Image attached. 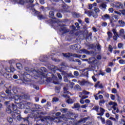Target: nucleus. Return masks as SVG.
Returning <instances> with one entry per match:
<instances>
[{"instance_id":"f257e3e1","label":"nucleus","mask_w":125,"mask_h":125,"mask_svg":"<svg viewBox=\"0 0 125 125\" xmlns=\"http://www.w3.org/2000/svg\"><path fill=\"white\" fill-rule=\"evenodd\" d=\"M47 70L45 67H41L40 69H38L37 71L34 70L33 72L30 73V75H33V74H35L34 75L35 77H40L41 79H45V81L47 82V83H54V84H59V82H55L53 81L54 79V75H53L52 78L47 77L46 74L44 73H46Z\"/></svg>"},{"instance_id":"f03ea898","label":"nucleus","mask_w":125,"mask_h":125,"mask_svg":"<svg viewBox=\"0 0 125 125\" xmlns=\"http://www.w3.org/2000/svg\"><path fill=\"white\" fill-rule=\"evenodd\" d=\"M32 104L30 103H27L26 104L25 108L26 110L24 111V114H32V115L36 119H40L41 122H45L46 120H48L49 119V117L48 116H43V113L42 112H38L34 110H32L31 108H32Z\"/></svg>"},{"instance_id":"7ed1b4c3","label":"nucleus","mask_w":125,"mask_h":125,"mask_svg":"<svg viewBox=\"0 0 125 125\" xmlns=\"http://www.w3.org/2000/svg\"><path fill=\"white\" fill-rule=\"evenodd\" d=\"M5 92L7 94V95H6L4 94H1V99H3L5 100V101H6L5 104L6 105H8L9 102H10V101H12L13 98H14V95H13V94L11 93L10 90L9 89L6 90Z\"/></svg>"},{"instance_id":"20e7f679","label":"nucleus","mask_w":125,"mask_h":125,"mask_svg":"<svg viewBox=\"0 0 125 125\" xmlns=\"http://www.w3.org/2000/svg\"><path fill=\"white\" fill-rule=\"evenodd\" d=\"M24 69L25 71L27 72V73H29L26 75V78H27L28 79L27 82H32V81H34V80L37 79L35 77V73L31 74V72H34V71H35V69L32 70V69H30V68L28 67H25Z\"/></svg>"},{"instance_id":"39448f33","label":"nucleus","mask_w":125,"mask_h":125,"mask_svg":"<svg viewBox=\"0 0 125 125\" xmlns=\"http://www.w3.org/2000/svg\"><path fill=\"white\" fill-rule=\"evenodd\" d=\"M62 55L64 56V57L68 58L69 61H71V62H75L76 60H74V58L71 57V56H72V57H75V58H81L82 57L81 55L72 54L70 53L65 54L62 53Z\"/></svg>"},{"instance_id":"423d86ee","label":"nucleus","mask_w":125,"mask_h":125,"mask_svg":"<svg viewBox=\"0 0 125 125\" xmlns=\"http://www.w3.org/2000/svg\"><path fill=\"white\" fill-rule=\"evenodd\" d=\"M108 104L109 105V106H112L110 107V109H108L109 111L112 109H113V110H112L113 114H116V113H119V112H120V110H119L117 107L118 104H117V103L110 101L108 103Z\"/></svg>"},{"instance_id":"0eeeda50","label":"nucleus","mask_w":125,"mask_h":125,"mask_svg":"<svg viewBox=\"0 0 125 125\" xmlns=\"http://www.w3.org/2000/svg\"><path fill=\"white\" fill-rule=\"evenodd\" d=\"M59 29L62 35H65V34H67L70 32V30L64 24H60Z\"/></svg>"},{"instance_id":"6e6552de","label":"nucleus","mask_w":125,"mask_h":125,"mask_svg":"<svg viewBox=\"0 0 125 125\" xmlns=\"http://www.w3.org/2000/svg\"><path fill=\"white\" fill-rule=\"evenodd\" d=\"M14 2H17L19 4L23 5L25 2H30V3H33L34 0H13Z\"/></svg>"},{"instance_id":"1a4fd4ad","label":"nucleus","mask_w":125,"mask_h":125,"mask_svg":"<svg viewBox=\"0 0 125 125\" xmlns=\"http://www.w3.org/2000/svg\"><path fill=\"white\" fill-rule=\"evenodd\" d=\"M111 5L112 7H115V8H117V9H122L124 7L123 4L120 2H114L111 4Z\"/></svg>"},{"instance_id":"9d476101","label":"nucleus","mask_w":125,"mask_h":125,"mask_svg":"<svg viewBox=\"0 0 125 125\" xmlns=\"http://www.w3.org/2000/svg\"><path fill=\"white\" fill-rule=\"evenodd\" d=\"M89 93H90V92L86 91L85 90H84L82 92H79V96L80 98H85V97H88L87 96L85 95H88Z\"/></svg>"},{"instance_id":"9b49d317","label":"nucleus","mask_w":125,"mask_h":125,"mask_svg":"<svg viewBox=\"0 0 125 125\" xmlns=\"http://www.w3.org/2000/svg\"><path fill=\"white\" fill-rule=\"evenodd\" d=\"M78 83H79V84L80 85H82V86L83 85H89V84H90V82H89V81H86L84 79H83L82 81H78Z\"/></svg>"},{"instance_id":"f8f14e48","label":"nucleus","mask_w":125,"mask_h":125,"mask_svg":"<svg viewBox=\"0 0 125 125\" xmlns=\"http://www.w3.org/2000/svg\"><path fill=\"white\" fill-rule=\"evenodd\" d=\"M35 13H37V14H38L37 17L39 20H42L43 19H46V15H43L41 14V13L39 11H35Z\"/></svg>"},{"instance_id":"ddd939ff","label":"nucleus","mask_w":125,"mask_h":125,"mask_svg":"<svg viewBox=\"0 0 125 125\" xmlns=\"http://www.w3.org/2000/svg\"><path fill=\"white\" fill-rule=\"evenodd\" d=\"M70 48L73 50H78L81 48V45L79 44H75L70 46Z\"/></svg>"},{"instance_id":"4468645a","label":"nucleus","mask_w":125,"mask_h":125,"mask_svg":"<svg viewBox=\"0 0 125 125\" xmlns=\"http://www.w3.org/2000/svg\"><path fill=\"white\" fill-rule=\"evenodd\" d=\"M100 9H102L103 11H105L106 9L107 5L105 3H103L99 6Z\"/></svg>"},{"instance_id":"2eb2a0df","label":"nucleus","mask_w":125,"mask_h":125,"mask_svg":"<svg viewBox=\"0 0 125 125\" xmlns=\"http://www.w3.org/2000/svg\"><path fill=\"white\" fill-rule=\"evenodd\" d=\"M100 113H97V115L98 116H103L104 115V113H105V109H104L102 107L100 108Z\"/></svg>"},{"instance_id":"dca6fc26","label":"nucleus","mask_w":125,"mask_h":125,"mask_svg":"<svg viewBox=\"0 0 125 125\" xmlns=\"http://www.w3.org/2000/svg\"><path fill=\"white\" fill-rule=\"evenodd\" d=\"M97 5V4L96 2L93 4H89L88 9H89L90 10H91V9H92L93 7H95V6H96Z\"/></svg>"},{"instance_id":"f3484780","label":"nucleus","mask_w":125,"mask_h":125,"mask_svg":"<svg viewBox=\"0 0 125 125\" xmlns=\"http://www.w3.org/2000/svg\"><path fill=\"white\" fill-rule=\"evenodd\" d=\"M84 14H87V15L89 17H91V16H92V11H91L85 10Z\"/></svg>"},{"instance_id":"a211bd4d","label":"nucleus","mask_w":125,"mask_h":125,"mask_svg":"<svg viewBox=\"0 0 125 125\" xmlns=\"http://www.w3.org/2000/svg\"><path fill=\"white\" fill-rule=\"evenodd\" d=\"M3 76L4 77V78H6V79H7L8 80H9V79H11V75L7 73H4Z\"/></svg>"},{"instance_id":"6ab92c4d","label":"nucleus","mask_w":125,"mask_h":125,"mask_svg":"<svg viewBox=\"0 0 125 125\" xmlns=\"http://www.w3.org/2000/svg\"><path fill=\"white\" fill-rule=\"evenodd\" d=\"M23 98V96H20V95H17L16 97H15V101H18V100L21 101V99Z\"/></svg>"},{"instance_id":"aec40b11","label":"nucleus","mask_w":125,"mask_h":125,"mask_svg":"<svg viewBox=\"0 0 125 125\" xmlns=\"http://www.w3.org/2000/svg\"><path fill=\"white\" fill-rule=\"evenodd\" d=\"M118 23L120 27H125V21H123L122 20H120L119 21Z\"/></svg>"},{"instance_id":"412c9836","label":"nucleus","mask_w":125,"mask_h":125,"mask_svg":"<svg viewBox=\"0 0 125 125\" xmlns=\"http://www.w3.org/2000/svg\"><path fill=\"white\" fill-rule=\"evenodd\" d=\"M111 17L110 16V15H108V14H105L104 15V16L103 17V19L104 20H108V19H110Z\"/></svg>"},{"instance_id":"4be33fe9","label":"nucleus","mask_w":125,"mask_h":125,"mask_svg":"<svg viewBox=\"0 0 125 125\" xmlns=\"http://www.w3.org/2000/svg\"><path fill=\"white\" fill-rule=\"evenodd\" d=\"M49 17H50V18H52L53 19H54V12L51 11L49 12Z\"/></svg>"},{"instance_id":"5701e85b","label":"nucleus","mask_w":125,"mask_h":125,"mask_svg":"<svg viewBox=\"0 0 125 125\" xmlns=\"http://www.w3.org/2000/svg\"><path fill=\"white\" fill-rule=\"evenodd\" d=\"M105 100L104 99H102V100H100L99 102V106H103V104H105Z\"/></svg>"},{"instance_id":"b1692460","label":"nucleus","mask_w":125,"mask_h":125,"mask_svg":"<svg viewBox=\"0 0 125 125\" xmlns=\"http://www.w3.org/2000/svg\"><path fill=\"white\" fill-rule=\"evenodd\" d=\"M92 16L94 18H97V17H98V14L95 12H92Z\"/></svg>"},{"instance_id":"393cba45","label":"nucleus","mask_w":125,"mask_h":125,"mask_svg":"<svg viewBox=\"0 0 125 125\" xmlns=\"http://www.w3.org/2000/svg\"><path fill=\"white\" fill-rule=\"evenodd\" d=\"M108 35V38L107 40H110L111 38L113 37V33H112L111 32L109 31L107 32Z\"/></svg>"},{"instance_id":"a878e982","label":"nucleus","mask_w":125,"mask_h":125,"mask_svg":"<svg viewBox=\"0 0 125 125\" xmlns=\"http://www.w3.org/2000/svg\"><path fill=\"white\" fill-rule=\"evenodd\" d=\"M89 61V64H90V63H93L94 62V61H95V58H94V57H92L88 59Z\"/></svg>"},{"instance_id":"bb28decb","label":"nucleus","mask_w":125,"mask_h":125,"mask_svg":"<svg viewBox=\"0 0 125 125\" xmlns=\"http://www.w3.org/2000/svg\"><path fill=\"white\" fill-rule=\"evenodd\" d=\"M94 11L97 14L100 12V9H99V8H97L96 7H94Z\"/></svg>"},{"instance_id":"cd10ccee","label":"nucleus","mask_w":125,"mask_h":125,"mask_svg":"<svg viewBox=\"0 0 125 125\" xmlns=\"http://www.w3.org/2000/svg\"><path fill=\"white\" fill-rule=\"evenodd\" d=\"M86 98H88V97L81 98L80 100V103H81V104H83L84 103V101H83V99H86Z\"/></svg>"},{"instance_id":"c85d7f7f","label":"nucleus","mask_w":125,"mask_h":125,"mask_svg":"<svg viewBox=\"0 0 125 125\" xmlns=\"http://www.w3.org/2000/svg\"><path fill=\"white\" fill-rule=\"evenodd\" d=\"M105 125H113V122L111 120L108 119L106 121Z\"/></svg>"},{"instance_id":"c756f323","label":"nucleus","mask_w":125,"mask_h":125,"mask_svg":"<svg viewBox=\"0 0 125 125\" xmlns=\"http://www.w3.org/2000/svg\"><path fill=\"white\" fill-rule=\"evenodd\" d=\"M125 35V30L122 29L120 30L119 36L123 37Z\"/></svg>"},{"instance_id":"7c9ffc66","label":"nucleus","mask_w":125,"mask_h":125,"mask_svg":"<svg viewBox=\"0 0 125 125\" xmlns=\"http://www.w3.org/2000/svg\"><path fill=\"white\" fill-rule=\"evenodd\" d=\"M92 110H94L95 111H96V112H98V111L99 110V106L95 105L93 107Z\"/></svg>"},{"instance_id":"2f4dec72","label":"nucleus","mask_w":125,"mask_h":125,"mask_svg":"<svg viewBox=\"0 0 125 125\" xmlns=\"http://www.w3.org/2000/svg\"><path fill=\"white\" fill-rule=\"evenodd\" d=\"M6 113H8V114H11V113H12V111H11V109L9 106L6 108Z\"/></svg>"},{"instance_id":"473e14b6","label":"nucleus","mask_w":125,"mask_h":125,"mask_svg":"<svg viewBox=\"0 0 125 125\" xmlns=\"http://www.w3.org/2000/svg\"><path fill=\"white\" fill-rule=\"evenodd\" d=\"M12 107L13 110V112H15L17 110V106H16V105L14 104H12Z\"/></svg>"},{"instance_id":"72a5a7b5","label":"nucleus","mask_w":125,"mask_h":125,"mask_svg":"<svg viewBox=\"0 0 125 125\" xmlns=\"http://www.w3.org/2000/svg\"><path fill=\"white\" fill-rule=\"evenodd\" d=\"M87 121V118H84L81 119L79 121V123H84L85 122H86Z\"/></svg>"},{"instance_id":"f704fd0d","label":"nucleus","mask_w":125,"mask_h":125,"mask_svg":"<svg viewBox=\"0 0 125 125\" xmlns=\"http://www.w3.org/2000/svg\"><path fill=\"white\" fill-rule=\"evenodd\" d=\"M80 107H81V105H80V104L76 103V104H74V108H75V109L80 108Z\"/></svg>"},{"instance_id":"c9c22d12","label":"nucleus","mask_w":125,"mask_h":125,"mask_svg":"<svg viewBox=\"0 0 125 125\" xmlns=\"http://www.w3.org/2000/svg\"><path fill=\"white\" fill-rule=\"evenodd\" d=\"M81 51L83 52V53H85V54H89V51H87L85 49H82Z\"/></svg>"},{"instance_id":"e433bc0d","label":"nucleus","mask_w":125,"mask_h":125,"mask_svg":"<svg viewBox=\"0 0 125 125\" xmlns=\"http://www.w3.org/2000/svg\"><path fill=\"white\" fill-rule=\"evenodd\" d=\"M63 93H65V94H69V93H70V92L68 91V89H67V87H64L63 88Z\"/></svg>"},{"instance_id":"4c0bfd02","label":"nucleus","mask_w":125,"mask_h":125,"mask_svg":"<svg viewBox=\"0 0 125 125\" xmlns=\"http://www.w3.org/2000/svg\"><path fill=\"white\" fill-rule=\"evenodd\" d=\"M16 66H17V68L19 69V70H20L21 68H22V64H21V63H17L16 64Z\"/></svg>"},{"instance_id":"58836bf2","label":"nucleus","mask_w":125,"mask_h":125,"mask_svg":"<svg viewBox=\"0 0 125 125\" xmlns=\"http://www.w3.org/2000/svg\"><path fill=\"white\" fill-rule=\"evenodd\" d=\"M11 115L12 117V118L13 119H15V118H16V114L15 113L14 111H12L11 113Z\"/></svg>"},{"instance_id":"ea45409f","label":"nucleus","mask_w":125,"mask_h":125,"mask_svg":"<svg viewBox=\"0 0 125 125\" xmlns=\"http://www.w3.org/2000/svg\"><path fill=\"white\" fill-rule=\"evenodd\" d=\"M119 64L125 65V60H124L123 59L120 60L119 61Z\"/></svg>"},{"instance_id":"a19ab883","label":"nucleus","mask_w":125,"mask_h":125,"mask_svg":"<svg viewBox=\"0 0 125 125\" xmlns=\"http://www.w3.org/2000/svg\"><path fill=\"white\" fill-rule=\"evenodd\" d=\"M124 46V44L122 43H119L118 44V48H123Z\"/></svg>"},{"instance_id":"79ce46f5","label":"nucleus","mask_w":125,"mask_h":125,"mask_svg":"<svg viewBox=\"0 0 125 125\" xmlns=\"http://www.w3.org/2000/svg\"><path fill=\"white\" fill-rule=\"evenodd\" d=\"M101 122L103 124V125H105V124H106V122H105V119L104 118H102V117H101Z\"/></svg>"},{"instance_id":"37998d69","label":"nucleus","mask_w":125,"mask_h":125,"mask_svg":"<svg viewBox=\"0 0 125 125\" xmlns=\"http://www.w3.org/2000/svg\"><path fill=\"white\" fill-rule=\"evenodd\" d=\"M75 62H77L78 63V65H82V61H81V60L76 59L75 60Z\"/></svg>"},{"instance_id":"c03bdc74","label":"nucleus","mask_w":125,"mask_h":125,"mask_svg":"<svg viewBox=\"0 0 125 125\" xmlns=\"http://www.w3.org/2000/svg\"><path fill=\"white\" fill-rule=\"evenodd\" d=\"M108 46L109 51H110V52H113V47H112V46L111 45H109Z\"/></svg>"},{"instance_id":"a18cd8bd","label":"nucleus","mask_w":125,"mask_h":125,"mask_svg":"<svg viewBox=\"0 0 125 125\" xmlns=\"http://www.w3.org/2000/svg\"><path fill=\"white\" fill-rule=\"evenodd\" d=\"M60 111L61 112H62V113H66V112H67V111H68V109H67V108H62V109H61Z\"/></svg>"},{"instance_id":"49530a36","label":"nucleus","mask_w":125,"mask_h":125,"mask_svg":"<svg viewBox=\"0 0 125 125\" xmlns=\"http://www.w3.org/2000/svg\"><path fill=\"white\" fill-rule=\"evenodd\" d=\"M5 70L6 72H8V73H10V67H5Z\"/></svg>"},{"instance_id":"de8ad7c7","label":"nucleus","mask_w":125,"mask_h":125,"mask_svg":"<svg viewBox=\"0 0 125 125\" xmlns=\"http://www.w3.org/2000/svg\"><path fill=\"white\" fill-rule=\"evenodd\" d=\"M8 121L9 122V123H12V122H13V118H11V117H8Z\"/></svg>"},{"instance_id":"09e8293b","label":"nucleus","mask_w":125,"mask_h":125,"mask_svg":"<svg viewBox=\"0 0 125 125\" xmlns=\"http://www.w3.org/2000/svg\"><path fill=\"white\" fill-rule=\"evenodd\" d=\"M67 76L68 77V78H74V75H73L72 73L67 74Z\"/></svg>"},{"instance_id":"8fccbe9b","label":"nucleus","mask_w":125,"mask_h":125,"mask_svg":"<svg viewBox=\"0 0 125 125\" xmlns=\"http://www.w3.org/2000/svg\"><path fill=\"white\" fill-rule=\"evenodd\" d=\"M67 103L68 104H72L73 103V101H72V99H69L66 101Z\"/></svg>"},{"instance_id":"3c124183","label":"nucleus","mask_w":125,"mask_h":125,"mask_svg":"<svg viewBox=\"0 0 125 125\" xmlns=\"http://www.w3.org/2000/svg\"><path fill=\"white\" fill-rule=\"evenodd\" d=\"M98 74H95L94 76H93L92 77V79L93 80L94 82H96L97 81V79L95 78V76H97Z\"/></svg>"},{"instance_id":"603ef678","label":"nucleus","mask_w":125,"mask_h":125,"mask_svg":"<svg viewBox=\"0 0 125 125\" xmlns=\"http://www.w3.org/2000/svg\"><path fill=\"white\" fill-rule=\"evenodd\" d=\"M110 98L111 99V100H115V99H116V96H115L114 95H110Z\"/></svg>"},{"instance_id":"864d4df0","label":"nucleus","mask_w":125,"mask_h":125,"mask_svg":"<svg viewBox=\"0 0 125 125\" xmlns=\"http://www.w3.org/2000/svg\"><path fill=\"white\" fill-rule=\"evenodd\" d=\"M81 88V87L79 85V84H77L75 86V89H76L77 90H79Z\"/></svg>"},{"instance_id":"5fc2aeb1","label":"nucleus","mask_w":125,"mask_h":125,"mask_svg":"<svg viewBox=\"0 0 125 125\" xmlns=\"http://www.w3.org/2000/svg\"><path fill=\"white\" fill-rule=\"evenodd\" d=\"M118 16H117V15H114L113 17V19H115V22H117V21H118Z\"/></svg>"},{"instance_id":"6e6d98bb","label":"nucleus","mask_w":125,"mask_h":125,"mask_svg":"<svg viewBox=\"0 0 125 125\" xmlns=\"http://www.w3.org/2000/svg\"><path fill=\"white\" fill-rule=\"evenodd\" d=\"M32 87L36 89V90H39V86H37L36 85H33Z\"/></svg>"},{"instance_id":"4d7b16f0","label":"nucleus","mask_w":125,"mask_h":125,"mask_svg":"<svg viewBox=\"0 0 125 125\" xmlns=\"http://www.w3.org/2000/svg\"><path fill=\"white\" fill-rule=\"evenodd\" d=\"M23 118H21V116L20 115H18L17 116V119L18 121H21V120H22Z\"/></svg>"},{"instance_id":"13d9d810","label":"nucleus","mask_w":125,"mask_h":125,"mask_svg":"<svg viewBox=\"0 0 125 125\" xmlns=\"http://www.w3.org/2000/svg\"><path fill=\"white\" fill-rule=\"evenodd\" d=\"M118 37H119V35H114L113 40H114V41H117V40H118Z\"/></svg>"},{"instance_id":"bf43d9fd","label":"nucleus","mask_w":125,"mask_h":125,"mask_svg":"<svg viewBox=\"0 0 125 125\" xmlns=\"http://www.w3.org/2000/svg\"><path fill=\"white\" fill-rule=\"evenodd\" d=\"M74 75L76 77H79V72L78 71H74Z\"/></svg>"},{"instance_id":"052dcab7","label":"nucleus","mask_w":125,"mask_h":125,"mask_svg":"<svg viewBox=\"0 0 125 125\" xmlns=\"http://www.w3.org/2000/svg\"><path fill=\"white\" fill-rule=\"evenodd\" d=\"M112 32L114 35H118V33H117V30L113 29H112Z\"/></svg>"},{"instance_id":"680f3d73","label":"nucleus","mask_w":125,"mask_h":125,"mask_svg":"<svg viewBox=\"0 0 125 125\" xmlns=\"http://www.w3.org/2000/svg\"><path fill=\"white\" fill-rule=\"evenodd\" d=\"M57 16L58 17V18H62V14H61L60 13H57Z\"/></svg>"},{"instance_id":"e2e57ef3","label":"nucleus","mask_w":125,"mask_h":125,"mask_svg":"<svg viewBox=\"0 0 125 125\" xmlns=\"http://www.w3.org/2000/svg\"><path fill=\"white\" fill-rule=\"evenodd\" d=\"M14 112H15L16 115H19V114H20V113H21L20 111L18 109H17Z\"/></svg>"},{"instance_id":"0e129e2a","label":"nucleus","mask_w":125,"mask_h":125,"mask_svg":"<svg viewBox=\"0 0 125 125\" xmlns=\"http://www.w3.org/2000/svg\"><path fill=\"white\" fill-rule=\"evenodd\" d=\"M10 73L11 72H14V71H15V68L12 66H11L10 67Z\"/></svg>"},{"instance_id":"69168bd1","label":"nucleus","mask_w":125,"mask_h":125,"mask_svg":"<svg viewBox=\"0 0 125 125\" xmlns=\"http://www.w3.org/2000/svg\"><path fill=\"white\" fill-rule=\"evenodd\" d=\"M98 95V94H96V95H94L95 100H98V99H99Z\"/></svg>"},{"instance_id":"338daca9","label":"nucleus","mask_w":125,"mask_h":125,"mask_svg":"<svg viewBox=\"0 0 125 125\" xmlns=\"http://www.w3.org/2000/svg\"><path fill=\"white\" fill-rule=\"evenodd\" d=\"M111 69L110 68H107L106 69V73H111Z\"/></svg>"},{"instance_id":"774afa93","label":"nucleus","mask_w":125,"mask_h":125,"mask_svg":"<svg viewBox=\"0 0 125 125\" xmlns=\"http://www.w3.org/2000/svg\"><path fill=\"white\" fill-rule=\"evenodd\" d=\"M104 97H106V98H109V97H110V95L107 93H105L104 94Z\"/></svg>"}]
</instances>
